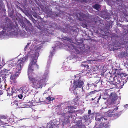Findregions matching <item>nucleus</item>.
<instances>
[{"instance_id": "ea45409f", "label": "nucleus", "mask_w": 128, "mask_h": 128, "mask_svg": "<svg viewBox=\"0 0 128 128\" xmlns=\"http://www.w3.org/2000/svg\"><path fill=\"white\" fill-rule=\"evenodd\" d=\"M118 107H116V108H114V109L112 111V112H113V111L114 110H117L118 109Z\"/></svg>"}, {"instance_id": "603ef678", "label": "nucleus", "mask_w": 128, "mask_h": 128, "mask_svg": "<svg viewBox=\"0 0 128 128\" xmlns=\"http://www.w3.org/2000/svg\"><path fill=\"white\" fill-rule=\"evenodd\" d=\"M55 98H54L52 99H51V101H53V100L55 99Z\"/></svg>"}, {"instance_id": "a878e982", "label": "nucleus", "mask_w": 128, "mask_h": 128, "mask_svg": "<svg viewBox=\"0 0 128 128\" xmlns=\"http://www.w3.org/2000/svg\"><path fill=\"white\" fill-rule=\"evenodd\" d=\"M95 119L96 121H100L102 120V118L100 117L99 118L98 116H96L95 118Z\"/></svg>"}, {"instance_id": "052dcab7", "label": "nucleus", "mask_w": 128, "mask_h": 128, "mask_svg": "<svg viewBox=\"0 0 128 128\" xmlns=\"http://www.w3.org/2000/svg\"><path fill=\"white\" fill-rule=\"evenodd\" d=\"M73 30V32H74L75 31V30Z\"/></svg>"}, {"instance_id": "e2e57ef3", "label": "nucleus", "mask_w": 128, "mask_h": 128, "mask_svg": "<svg viewBox=\"0 0 128 128\" xmlns=\"http://www.w3.org/2000/svg\"><path fill=\"white\" fill-rule=\"evenodd\" d=\"M104 119L105 120H107V119H106V118H104Z\"/></svg>"}, {"instance_id": "c756f323", "label": "nucleus", "mask_w": 128, "mask_h": 128, "mask_svg": "<svg viewBox=\"0 0 128 128\" xmlns=\"http://www.w3.org/2000/svg\"><path fill=\"white\" fill-rule=\"evenodd\" d=\"M63 39L66 40L68 41H70L71 40V39L69 38H67L64 37V38H63Z\"/></svg>"}, {"instance_id": "a18cd8bd", "label": "nucleus", "mask_w": 128, "mask_h": 128, "mask_svg": "<svg viewBox=\"0 0 128 128\" xmlns=\"http://www.w3.org/2000/svg\"><path fill=\"white\" fill-rule=\"evenodd\" d=\"M18 76V74H14V77H15V76Z\"/></svg>"}, {"instance_id": "0e129e2a", "label": "nucleus", "mask_w": 128, "mask_h": 128, "mask_svg": "<svg viewBox=\"0 0 128 128\" xmlns=\"http://www.w3.org/2000/svg\"><path fill=\"white\" fill-rule=\"evenodd\" d=\"M127 78V79H128V78Z\"/></svg>"}, {"instance_id": "37998d69", "label": "nucleus", "mask_w": 128, "mask_h": 128, "mask_svg": "<svg viewBox=\"0 0 128 128\" xmlns=\"http://www.w3.org/2000/svg\"><path fill=\"white\" fill-rule=\"evenodd\" d=\"M51 62V60H49L48 62V65H49L50 64Z\"/></svg>"}, {"instance_id": "423d86ee", "label": "nucleus", "mask_w": 128, "mask_h": 128, "mask_svg": "<svg viewBox=\"0 0 128 128\" xmlns=\"http://www.w3.org/2000/svg\"><path fill=\"white\" fill-rule=\"evenodd\" d=\"M109 98L107 100V102L109 104H111L116 100L117 98V94L115 92H112L109 95Z\"/></svg>"}, {"instance_id": "ddd939ff", "label": "nucleus", "mask_w": 128, "mask_h": 128, "mask_svg": "<svg viewBox=\"0 0 128 128\" xmlns=\"http://www.w3.org/2000/svg\"><path fill=\"white\" fill-rule=\"evenodd\" d=\"M96 92V90L91 91L86 94V97L89 96L92 97L94 95V94Z\"/></svg>"}, {"instance_id": "20e7f679", "label": "nucleus", "mask_w": 128, "mask_h": 128, "mask_svg": "<svg viewBox=\"0 0 128 128\" xmlns=\"http://www.w3.org/2000/svg\"><path fill=\"white\" fill-rule=\"evenodd\" d=\"M33 54H31L30 63L28 65V72L32 73L34 69L32 68L34 66H36L37 68H38V66L36 64L38 57L39 56V53L36 51H34Z\"/></svg>"}, {"instance_id": "bf43d9fd", "label": "nucleus", "mask_w": 128, "mask_h": 128, "mask_svg": "<svg viewBox=\"0 0 128 128\" xmlns=\"http://www.w3.org/2000/svg\"><path fill=\"white\" fill-rule=\"evenodd\" d=\"M40 128H44V127H41Z\"/></svg>"}, {"instance_id": "6ab92c4d", "label": "nucleus", "mask_w": 128, "mask_h": 128, "mask_svg": "<svg viewBox=\"0 0 128 128\" xmlns=\"http://www.w3.org/2000/svg\"><path fill=\"white\" fill-rule=\"evenodd\" d=\"M10 120V119L9 118L7 117L6 118H5V119L3 120L4 121L3 122L5 123V124H7L8 123V122Z\"/></svg>"}, {"instance_id": "9b49d317", "label": "nucleus", "mask_w": 128, "mask_h": 128, "mask_svg": "<svg viewBox=\"0 0 128 128\" xmlns=\"http://www.w3.org/2000/svg\"><path fill=\"white\" fill-rule=\"evenodd\" d=\"M26 88V86H23L21 87L19 90L21 93L22 94L24 92H27V91Z\"/></svg>"}, {"instance_id": "b1692460", "label": "nucleus", "mask_w": 128, "mask_h": 128, "mask_svg": "<svg viewBox=\"0 0 128 128\" xmlns=\"http://www.w3.org/2000/svg\"><path fill=\"white\" fill-rule=\"evenodd\" d=\"M3 2L2 0H0V9L4 8Z\"/></svg>"}, {"instance_id": "a211bd4d", "label": "nucleus", "mask_w": 128, "mask_h": 128, "mask_svg": "<svg viewBox=\"0 0 128 128\" xmlns=\"http://www.w3.org/2000/svg\"><path fill=\"white\" fill-rule=\"evenodd\" d=\"M20 24L21 26H22L23 28H26V30L27 31V28L26 27V24L22 20L20 21Z\"/></svg>"}, {"instance_id": "dca6fc26", "label": "nucleus", "mask_w": 128, "mask_h": 128, "mask_svg": "<svg viewBox=\"0 0 128 128\" xmlns=\"http://www.w3.org/2000/svg\"><path fill=\"white\" fill-rule=\"evenodd\" d=\"M111 77V76L110 73H107L104 76V78H105L107 80H110V78Z\"/></svg>"}, {"instance_id": "f3484780", "label": "nucleus", "mask_w": 128, "mask_h": 128, "mask_svg": "<svg viewBox=\"0 0 128 128\" xmlns=\"http://www.w3.org/2000/svg\"><path fill=\"white\" fill-rule=\"evenodd\" d=\"M8 95L11 96L12 95V90H11V88H7L6 90Z\"/></svg>"}, {"instance_id": "f8f14e48", "label": "nucleus", "mask_w": 128, "mask_h": 128, "mask_svg": "<svg viewBox=\"0 0 128 128\" xmlns=\"http://www.w3.org/2000/svg\"><path fill=\"white\" fill-rule=\"evenodd\" d=\"M92 7L96 10L99 11L101 10V6L100 5L96 4L92 6Z\"/></svg>"}, {"instance_id": "680f3d73", "label": "nucleus", "mask_w": 128, "mask_h": 128, "mask_svg": "<svg viewBox=\"0 0 128 128\" xmlns=\"http://www.w3.org/2000/svg\"><path fill=\"white\" fill-rule=\"evenodd\" d=\"M79 20H81L80 19V18H79Z\"/></svg>"}, {"instance_id": "6e6552de", "label": "nucleus", "mask_w": 128, "mask_h": 128, "mask_svg": "<svg viewBox=\"0 0 128 128\" xmlns=\"http://www.w3.org/2000/svg\"><path fill=\"white\" fill-rule=\"evenodd\" d=\"M74 48L75 50L76 53L78 54H80V52H82L84 48V46L81 47L80 46H78L75 48L74 47Z\"/></svg>"}, {"instance_id": "13d9d810", "label": "nucleus", "mask_w": 128, "mask_h": 128, "mask_svg": "<svg viewBox=\"0 0 128 128\" xmlns=\"http://www.w3.org/2000/svg\"><path fill=\"white\" fill-rule=\"evenodd\" d=\"M84 89H83V87H82V91H84Z\"/></svg>"}, {"instance_id": "7c9ffc66", "label": "nucleus", "mask_w": 128, "mask_h": 128, "mask_svg": "<svg viewBox=\"0 0 128 128\" xmlns=\"http://www.w3.org/2000/svg\"><path fill=\"white\" fill-rule=\"evenodd\" d=\"M7 116H0V119H2L4 120V119H5V118H7Z\"/></svg>"}, {"instance_id": "473e14b6", "label": "nucleus", "mask_w": 128, "mask_h": 128, "mask_svg": "<svg viewBox=\"0 0 128 128\" xmlns=\"http://www.w3.org/2000/svg\"><path fill=\"white\" fill-rule=\"evenodd\" d=\"M88 64L86 62L83 63V64H81V66H84V67H86V65H87Z\"/></svg>"}, {"instance_id": "49530a36", "label": "nucleus", "mask_w": 128, "mask_h": 128, "mask_svg": "<svg viewBox=\"0 0 128 128\" xmlns=\"http://www.w3.org/2000/svg\"><path fill=\"white\" fill-rule=\"evenodd\" d=\"M30 44V42H28V43L27 44V45L26 46L27 47H28V46Z\"/></svg>"}, {"instance_id": "3c124183", "label": "nucleus", "mask_w": 128, "mask_h": 128, "mask_svg": "<svg viewBox=\"0 0 128 128\" xmlns=\"http://www.w3.org/2000/svg\"><path fill=\"white\" fill-rule=\"evenodd\" d=\"M49 128H53V125H51L50 126Z\"/></svg>"}, {"instance_id": "7ed1b4c3", "label": "nucleus", "mask_w": 128, "mask_h": 128, "mask_svg": "<svg viewBox=\"0 0 128 128\" xmlns=\"http://www.w3.org/2000/svg\"><path fill=\"white\" fill-rule=\"evenodd\" d=\"M18 24L16 23L15 22V24L11 22L9 23H6L5 25V26L3 28V30L0 32V35H2L4 34L9 32L11 33L15 32H17L18 31Z\"/></svg>"}, {"instance_id": "bb28decb", "label": "nucleus", "mask_w": 128, "mask_h": 128, "mask_svg": "<svg viewBox=\"0 0 128 128\" xmlns=\"http://www.w3.org/2000/svg\"><path fill=\"white\" fill-rule=\"evenodd\" d=\"M100 83L101 82H100V81H97L94 84H93V85H94V86H97V85H96V84H97L98 85V84Z\"/></svg>"}, {"instance_id": "c85d7f7f", "label": "nucleus", "mask_w": 128, "mask_h": 128, "mask_svg": "<svg viewBox=\"0 0 128 128\" xmlns=\"http://www.w3.org/2000/svg\"><path fill=\"white\" fill-rule=\"evenodd\" d=\"M52 98V97L50 96H49L48 97H46V100H48V102H50L51 100V98Z\"/></svg>"}, {"instance_id": "864d4df0", "label": "nucleus", "mask_w": 128, "mask_h": 128, "mask_svg": "<svg viewBox=\"0 0 128 128\" xmlns=\"http://www.w3.org/2000/svg\"><path fill=\"white\" fill-rule=\"evenodd\" d=\"M34 21H35V22L36 21V20L34 18H33L32 19V21H33V22L34 23Z\"/></svg>"}, {"instance_id": "72a5a7b5", "label": "nucleus", "mask_w": 128, "mask_h": 128, "mask_svg": "<svg viewBox=\"0 0 128 128\" xmlns=\"http://www.w3.org/2000/svg\"><path fill=\"white\" fill-rule=\"evenodd\" d=\"M109 92V90H105V94L106 95H107V96L108 95L109 96L108 93Z\"/></svg>"}, {"instance_id": "4be33fe9", "label": "nucleus", "mask_w": 128, "mask_h": 128, "mask_svg": "<svg viewBox=\"0 0 128 128\" xmlns=\"http://www.w3.org/2000/svg\"><path fill=\"white\" fill-rule=\"evenodd\" d=\"M11 90H12V95L14 93L16 92V91L14 87H13L11 88Z\"/></svg>"}, {"instance_id": "cd10ccee", "label": "nucleus", "mask_w": 128, "mask_h": 128, "mask_svg": "<svg viewBox=\"0 0 128 128\" xmlns=\"http://www.w3.org/2000/svg\"><path fill=\"white\" fill-rule=\"evenodd\" d=\"M26 21L27 23L30 27L31 26H32V24L30 23V21H29L27 19L26 20Z\"/></svg>"}, {"instance_id": "8fccbe9b", "label": "nucleus", "mask_w": 128, "mask_h": 128, "mask_svg": "<svg viewBox=\"0 0 128 128\" xmlns=\"http://www.w3.org/2000/svg\"><path fill=\"white\" fill-rule=\"evenodd\" d=\"M86 68L87 69H89V66L88 65H86Z\"/></svg>"}, {"instance_id": "4d7b16f0", "label": "nucleus", "mask_w": 128, "mask_h": 128, "mask_svg": "<svg viewBox=\"0 0 128 128\" xmlns=\"http://www.w3.org/2000/svg\"><path fill=\"white\" fill-rule=\"evenodd\" d=\"M103 99H104V100H106V98H103Z\"/></svg>"}, {"instance_id": "09e8293b", "label": "nucleus", "mask_w": 128, "mask_h": 128, "mask_svg": "<svg viewBox=\"0 0 128 128\" xmlns=\"http://www.w3.org/2000/svg\"><path fill=\"white\" fill-rule=\"evenodd\" d=\"M28 47L26 46L24 48V50H26L27 49Z\"/></svg>"}, {"instance_id": "79ce46f5", "label": "nucleus", "mask_w": 128, "mask_h": 128, "mask_svg": "<svg viewBox=\"0 0 128 128\" xmlns=\"http://www.w3.org/2000/svg\"><path fill=\"white\" fill-rule=\"evenodd\" d=\"M100 98H101V96H100L98 98V100H97V102H98V101H99V100L100 99Z\"/></svg>"}, {"instance_id": "de8ad7c7", "label": "nucleus", "mask_w": 128, "mask_h": 128, "mask_svg": "<svg viewBox=\"0 0 128 128\" xmlns=\"http://www.w3.org/2000/svg\"><path fill=\"white\" fill-rule=\"evenodd\" d=\"M28 47L26 46L24 48V50H26L27 49Z\"/></svg>"}, {"instance_id": "c03bdc74", "label": "nucleus", "mask_w": 128, "mask_h": 128, "mask_svg": "<svg viewBox=\"0 0 128 128\" xmlns=\"http://www.w3.org/2000/svg\"><path fill=\"white\" fill-rule=\"evenodd\" d=\"M97 97H96L95 98H92L91 99V100H94Z\"/></svg>"}, {"instance_id": "4c0bfd02", "label": "nucleus", "mask_w": 128, "mask_h": 128, "mask_svg": "<svg viewBox=\"0 0 128 128\" xmlns=\"http://www.w3.org/2000/svg\"><path fill=\"white\" fill-rule=\"evenodd\" d=\"M82 26L84 28L87 27V26H88L86 24H82Z\"/></svg>"}, {"instance_id": "f03ea898", "label": "nucleus", "mask_w": 128, "mask_h": 128, "mask_svg": "<svg viewBox=\"0 0 128 128\" xmlns=\"http://www.w3.org/2000/svg\"><path fill=\"white\" fill-rule=\"evenodd\" d=\"M28 57L25 56L22 58H20L18 60L16 63L15 61L12 62L11 64L12 68L13 70L16 73H19L21 70L23 66V64L27 60Z\"/></svg>"}, {"instance_id": "393cba45", "label": "nucleus", "mask_w": 128, "mask_h": 128, "mask_svg": "<svg viewBox=\"0 0 128 128\" xmlns=\"http://www.w3.org/2000/svg\"><path fill=\"white\" fill-rule=\"evenodd\" d=\"M82 120H84V121L85 122H86L88 120V118L87 116H84Z\"/></svg>"}, {"instance_id": "58836bf2", "label": "nucleus", "mask_w": 128, "mask_h": 128, "mask_svg": "<svg viewBox=\"0 0 128 128\" xmlns=\"http://www.w3.org/2000/svg\"><path fill=\"white\" fill-rule=\"evenodd\" d=\"M53 52H54L53 51H52V52H50V54H51V55H50V56H49V57L50 58H52V54H53Z\"/></svg>"}, {"instance_id": "9d476101", "label": "nucleus", "mask_w": 128, "mask_h": 128, "mask_svg": "<svg viewBox=\"0 0 128 128\" xmlns=\"http://www.w3.org/2000/svg\"><path fill=\"white\" fill-rule=\"evenodd\" d=\"M68 109L67 113L69 114L70 113H72L75 112V111H72L73 109L76 108V106H68Z\"/></svg>"}, {"instance_id": "39448f33", "label": "nucleus", "mask_w": 128, "mask_h": 128, "mask_svg": "<svg viewBox=\"0 0 128 128\" xmlns=\"http://www.w3.org/2000/svg\"><path fill=\"white\" fill-rule=\"evenodd\" d=\"M74 76L75 78L73 82V85L72 87L73 90L81 88L84 84V82L83 79L79 74H76Z\"/></svg>"}, {"instance_id": "2f4dec72", "label": "nucleus", "mask_w": 128, "mask_h": 128, "mask_svg": "<svg viewBox=\"0 0 128 128\" xmlns=\"http://www.w3.org/2000/svg\"><path fill=\"white\" fill-rule=\"evenodd\" d=\"M8 70H7L6 69H4L3 70H2V72H6L8 73Z\"/></svg>"}, {"instance_id": "6e6d98bb", "label": "nucleus", "mask_w": 128, "mask_h": 128, "mask_svg": "<svg viewBox=\"0 0 128 128\" xmlns=\"http://www.w3.org/2000/svg\"><path fill=\"white\" fill-rule=\"evenodd\" d=\"M126 107H128V104H126Z\"/></svg>"}, {"instance_id": "f257e3e1", "label": "nucleus", "mask_w": 128, "mask_h": 128, "mask_svg": "<svg viewBox=\"0 0 128 128\" xmlns=\"http://www.w3.org/2000/svg\"><path fill=\"white\" fill-rule=\"evenodd\" d=\"M32 74V73L28 72V78L30 84L34 88L37 89L40 88L42 86L44 79H39L38 77H34Z\"/></svg>"}, {"instance_id": "5701e85b", "label": "nucleus", "mask_w": 128, "mask_h": 128, "mask_svg": "<svg viewBox=\"0 0 128 128\" xmlns=\"http://www.w3.org/2000/svg\"><path fill=\"white\" fill-rule=\"evenodd\" d=\"M32 14L33 16L35 18H37L38 16V15L37 13L35 12H32Z\"/></svg>"}, {"instance_id": "412c9836", "label": "nucleus", "mask_w": 128, "mask_h": 128, "mask_svg": "<svg viewBox=\"0 0 128 128\" xmlns=\"http://www.w3.org/2000/svg\"><path fill=\"white\" fill-rule=\"evenodd\" d=\"M79 99L78 96H76V98L74 100V103H76L77 104V103L79 101Z\"/></svg>"}, {"instance_id": "c9c22d12", "label": "nucleus", "mask_w": 128, "mask_h": 128, "mask_svg": "<svg viewBox=\"0 0 128 128\" xmlns=\"http://www.w3.org/2000/svg\"><path fill=\"white\" fill-rule=\"evenodd\" d=\"M22 97L23 96L22 94H20L18 95V97L20 99H22Z\"/></svg>"}, {"instance_id": "2eb2a0df", "label": "nucleus", "mask_w": 128, "mask_h": 128, "mask_svg": "<svg viewBox=\"0 0 128 128\" xmlns=\"http://www.w3.org/2000/svg\"><path fill=\"white\" fill-rule=\"evenodd\" d=\"M116 74H118V75H119V76H122V79H125L126 76L128 75L127 74L125 73H124L123 74H121L120 73H117Z\"/></svg>"}, {"instance_id": "0eeeda50", "label": "nucleus", "mask_w": 128, "mask_h": 128, "mask_svg": "<svg viewBox=\"0 0 128 128\" xmlns=\"http://www.w3.org/2000/svg\"><path fill=\"white\" fill-rule=\"evenodd\" d=\"M118 76H116L114 78V80L117 83V84H120L121 86L124 85V79L122 78V76L118 75Z\"/></svg>"}, {"instance_id": "a19ab883", "label": "nucleus", "mask_w": 128, "mask_h": 128, "mask_svg": "<svg viewBox=\"0 0 128 128\" xmlns=\"http://www.w3.org/2000/svg\"><path fill=\"white\" fill-rule=\"evenodd\" d=\"M13 14L12 13H10L9 14V15L10 17L11 18H12V16H13Z\"/></svg>"}, {"instance_id": "4468645a", "label": "nucleus", "mask_w": 128, "mask_h": 128, "mask_svg": "<svg viewBox=\"0 0 128 128\" xmlns=\"http://www.w3.org/2000/svg\"><path fill=\"white\" fill-rule=\"evenodd\" d=\"M110 84L112 85H114V86L113 87H112V88H114L116 87V86L117 85V83L116 82H115V80H114V81H110Z\"/></svg>"}, {"instance_id": "5fc2aeb1", "label": "nucleus", "mask_w": 128, "mask_h": 128, "mask_svg": "<svg viewBox=\"0 0 128 128\" xmlns=\"http://www.w3.org/2000/svg\"><path fill=\"white\" fill-rule=\"evenodd\" d=\"M118 70H116V72H115V73H116V72H118Z\"/></svg>"}, {"instance_id": "1a4fd4ad", "label": "nucleus", "mask_w": 128, "mask_h": 128, "mask_svg": "<svg viewBox=\"0 0 128 128\" xmlns=\"http://www.w3.org/2000/svg\"><path fill=\"white\" fill-rule=\"evenodd\" d=\"M65 117H64V122L63 123L66 124L68 123L69 122V118L70 117L71 118H72V116H70V114L67 112L65 114Z\"/></svg>"}, {"instance_id": "f704fd0d", "label": "nucleus", "mask_w": 128, "mask_h": 128, "mask_svg": "<svg viewBox=\"0 0 128 128\" xmlns=\"http://www.w3.org/2000/svg\"><path fill=\"white\" fill-rule=\"evenodd\" d=\"M5 122H3V121H2L0 119V126L1 125H5Z\"/></svg>"}, {"instance_id": "e433bc0d", "label": "nucleus", "mask_w": 128, "mask_h": 128, "mask_svg": "<svg viewBox=\"0 0 128 128\" xmlns=\"http://www.w3.org/2000/svg\"><path fill=\"white\" fill-rule=\"evenodd\" d=\"M88 114H89V116H90V115H92V114L91 113V110H88Z\"/></svg>"}, {"instance_id": "aec40b11", "label": "nucleus", "mask_w": 128, "mask_h": 128, "mask_svg": "<svg viewBox=\"0 0 128 128\" xmlns=\"http://www.w3.org/2000/svg\"><path fill=\"white\" fill-rule=\"evenodd\" d=\"M9 74H10V78L12 80H14V77H13V76H12V73L11 72H10L8 74L6 73V74H6V76L7 75H8H8Z\"/></svg>"}]
</instances>
